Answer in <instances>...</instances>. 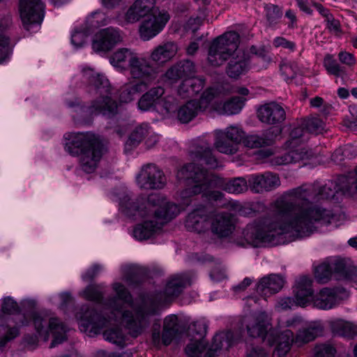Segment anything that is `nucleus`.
<instances>
[{"instance_id": "a19ab883", "label": "nucleus", "mask_w": 357, "mask_h": 357, "mask_svg": "<svg viewBox=\"0 0 357 357\" xmlns=\"http://www.w3.org/2000/svg\"><path fill=\"white\" fill-rule=\"evenodd\" d=\"M8 25V20H3L0 21V62L6 59L10 53L8 39L4 34V31Z\"/></svg>"}, {"instance_id": "ea45409f", "label": "nucleus", "mask_w": 357, "mask_h": 357, "mask_svg": "<svg viewBox=\"0 0 357 357\" xmlns=\"http://www.w3.org/2000/svg\"><path fill=\"white\" fill-rule=\"evenodd\" d=\"M157 224L153 221H145L143 224L137 225L134 229L133 236L139 241L149 238L153 236Z\"/></svg>"}, {"instance_id": "6ab92c4d", "label": "nucleus", "mask_w": 357, "mask_h": 357, "mask_svg": "<svg viewBox=\"0 0 357 357\" xmlns=\"http://www.w3.org/2000/svg\"><path fill=\"white\" fill-rule=\"evenodd\" d=\"M210 229L218 238H227L235 230L234 216L228 212H213L210 214Z\"/></svg>"}, {"instance_id": "e2e57ef3", "label": "nucleus", "mask_w": 357, "mask_h": 357, "mask_svg": "<svg viewBox=\"0 0 357 357\" xmlns=\"http://www.w3.org/2000/svg\"><path fill=\"white\" fill-rule=\"evenodd\" d=\"M354 149L351 146H347L344 147V150L337 149L336 150L333 154L332 155V160L335 162H339L343 160V155L346 157H353L352 155H350V152ZM357 155V151H356L354 156Z\"/></svg>"}, {"instance_id": "b1692460", "label": "nucleus", "mask_w": 357, "mask_h": 357, "mask_svg": "<svg viewBox=\"0 0 357 357\" xmlns=\"http://www.w3.org/2000/svg\"><path fill=\"white\" fill-rule=\"evenodd\" d=\"M248 184L250 189L255 192L264 190H271L280 185L278 176L271 172L263 174H252L248 177Z\"/></svg>"}, {"instance_id": "338daca9", "label": "nucleus", "mask_w": 357, "mask_h": 357, "mask_svg": "<svg viewBox=\"0 0 357 357\" xmlns=\"http://www.w3.org/2000/svg\"><path fill=\"white\" fill-rule=\"evenodd\" d=\"M100 266L94 265L91 268L86 271V273L82 275V278L86 281L91 280L96 276V275L100 272Z\"/></svg>"}, {"instance_id": "412c9836", "label": "nucleus", "mask_w": 357, "mask_h": 357, "mask_svg": "<svg viewBox=\"0 0 357 357\" xmlns=\"http://www.w3.org/2000/svg\"><path fill=\"white\" fill-rule=\"evenodd\" d=\"M155 5V0H136L125 13V20L128 23H135L154 15L159 10Z\"/></svg>"}, {"instance_id": "603ef678", "label": "nucleus", "mask_w": 357, "mask_h": 357, "mask_svg": "<svg viewBox=\"0 0 357 357\" xmlns=\"http://www.w3.org/2000/svg\"><path fill=\"white\" fill-rule=\"evenodd\" d=\"M103 337L106 340L118 345H122L124 342L123 334L119 328L105 331Z\"/></svg>"}, {"instance_id": "f257e3e1", "label": "nucleus", "mask_w": 357, "mask_h": 357, "mask_svg": "<svg viewBox=\"0 0 357 357\" xmlns=\"http://www.w3.org/2000/svg\"><path fill=\"white\" fill-rule=\"evenodd\" d=\"M339 189L335 181H328L324 185L306 184L288 190L275 202L273 213L247 225L242 232L243 238L248 244L257 247L264 243L284 244L286 236H309L315 222L331 223L333 213L317 204L333 198Z\"/></svg>"}, {"instance_id": "6e6552de", "label": "nucleus", "mask_w": 357, "mask_h": 357, "mask_svg": "<svg viewBox=\"0 0 357 357\" xmlns=\"http://www.w3.org/2000/svg\"><path fill=\"white\" fill-rule=\"evenodd\" d=\"M83 77L89 81V91L98 98L92 102L89 107L91 114H114L117 104L109 97L111 87L109 80L102 74L91 68L82 69Z\"/></svg>"}, {"instance_id": "09e8293b", "label": "nucleus", "mask_w": 357, "mask_h": 357, "mask_svg": "<svg viewBox=\"0 0 357 357\" xmlns=\"http://www.w3.org/2000/svg\"><path fill=\"white\" fill-rule=\"evenodd\" d=\"M189 333L192 337L204 340L206 333V325L202 321L193 322L189 327Z\"/></svg>"}, {"instance_id": "f3484780", "label": "nucleus", "mask_w": 357, "mask_h": 357, "mask_svg": "<svg viewBox=\"0 0 357 357\" xmlns=\"http://www.w3.org/2000/svg\"><path fill=\"white\" fill-rule=\"evenodd\" d=\"M137 185L144 189H160L166 183V178L161 169L154 165L144 166L136 178Z\"/></svg>"}, {"instance_id": "1a4fd4ad", "label": "nucleus", "mask_w": 357, "mask_h": 357, "mask_svg": "<svg viewBox=\"0 0 357 357\" xmlns=\"http://www.w3.org/2000/svg\"><path fill=\"white\" fill-rule=\"evenodd\" d=\"M241 326L244 328L248 335L252 337H261L270 346L278 343L279 331L272 326L271 315L265 311L244 315L240 321Z\"/></svg>"}, {"instance_id": "cd10ccee", "label": "nucleus", "mask_w": 357, "mask_h": 357, "mask_svg": "<svg viewBox=\"0 0 357 357\" xmlns=\"http://www.w3.org/2000/svg\"><path fill=\"white\" fill-rule=\"evenodd\" d=\"M259 119L268 124H276L285 119V112L278 104L271 102L261 106L257 110Z\"/></svg>"}, {"instance_id": "4be33fe9", "label": "nucleus", "mask_w": 357, "mask_h": 357, "mask_svg": "<svg viewBox=\"0 0 357 357\" xmlns=\"http://www.w3.org/2000/svg\"><path fill=\"white\" fill-rule=\"evenodd\" d=\"M218 186L229 193L239 194L248 190V181L244 178L238 177L226 181L224 178L219 177L213 179L208 183L195 187V192H199L206 189L208 185Z\"/></svg>"}, {"instance_id": "393cba45", "label": "nucleus", "mask_w": 357, "mask_h": 357, "mask_svg": "<svg viewBox=\"0 0 357 357\" xmlns=\"http://www.w3.org/2000/svg\"><path fill=\"white\" fill-rule=\"evenodd\" d=\"M84 310L82 309V311ZM76 317L79 321V327L82 331H90L97 333L99 329L102 328L105 324L106 319L101 318L96 312L93 310L86 309L84 312H80L77 313Z\"/></svg>"}, {"instance_id": "4468645a", "label": "nucleus", "mask_w": 357, "mask_h": 357, "mask_svg": "<svg viewBox=\"0 0 357 357\" xmlns=\"http://www.w3.org/2000/svg\"><path fill=\"white\" fill-rule=\"evenodd\" d=\"M215 137V146L216 149L223 153L234 154L236 152V146L243 139V131L238 126H230L225 130H216L214 131Z\"/></svg>"}, {"instance_id": "bb28decb", "label": "nucleus", "mask_w": 357, "mask_h": 357, "mask_svg": "<svg viewBox=\"0 0 357 357\" xmlns=\"http://www.w3.org/2000/svg\"><path fill=\"white\" fill-rule=\"evenodd\" d=\"M281 133L278 127H272L266 130L263 135H251L245 137L243 143L245 146L250 149H257L264 146L271 145Z\"/></svg>"}, {"instance_id": "423d86ee", "label": "nucleus", "mask_w": 357, "mask_h": 357, "mask_svg": "<svg viewBox=\"0 0 357 357\" xmlns=\"http://www.w3.org/2000/svg\"><path fill=\"white\" fill-rule=\"evenodd\" d=\"M123 213L135 218L153 216L160 224L174 218L180 213V207L166 201L158 194H151L146 200L143 198L132 200L128 195L120 200Z\"/></svg>"}, {"instance_id": "9d476101", "label": "nucleus", "mask_w": 357, "mask_h": 357, "mask_svg": "<svg viewBox=\"0 0 357 357\" xmlns=\"http://www.w3.org/2000/svg\"><path fill=\"white\" fill-rule=\"evenodd\" d=\"M162 86H155L144 93L137 102L138 109L143 112L160 111L163 114L174 112L177 105L176 99L171 95H165Z\"/></svg>"}, {"instance_id": "dca6fc26", "label": "nucleus", "mask_w": 357, "mask_h": 357, "mask_svg": "<svg viewBox=\"0 0 357 357\" xmlns=\"http://www.w3.org/2000/svg\"><path fill=\"white\" fill-rule=\"evenodd\" d=\"M123 34L118 28L107 27L96 32L92 40V49L96 52H106L121 43Z\"/></svg>"}, {"instance_id": "c756f323", "label": "nucleus", "mask_w": 357, "mask_h": 357, "mask_svg": "<svg viewBox=\"0 0 357 357\" xmlns=\"http://www.w3.org/2000/svg\"><path fill=\"white\" fill-rule=\"evenodd\" d=\"M284 279L278 275H270L268 277L263 278L258 283L256 290L261 296L268 297L276 294L283 287Z\"/></svg>"}, {"instance_id": "39448f33", "label": "nucleus", "mask_w": 357, "mask_h": 357, "mask_svg": "<svg viewBox=\"0 0 357 357\" xmlns=\"http://www.w3.org/2000/svg\"><path fill=\"white\" fill-rule=\"evenodd\" d=\"M239 35L235 31H229L218 37L211 43L208 60L214 66H219L230 56L227 73L234 78L246 73L250 68V58L245 52L238 49Z\"/></svg>"}, {"instance_id": "4d7b16f0", "label": "nucleus", "mask_w": 357, "mask_h": 357, "mask_svg": "<svg viewBox=\"0 0 357 357\" xmlns=\"http://www.w3.org/2000/svg\"><path fill=\"white\" fill-rule=\"evenodd\" d=\"M335 349L328 344L317 345L314 348V357H333L335 355Z\"/></svg>"}, {"instance_id": "8fccbe9b", "label": "nucleus", "mask_w": 357, "mask_h": 357, "mask_svg": "<svg viewBox=\"0 0 357 357\" xmlns=\"http://www.w3.org/2000/svg\"><path fill=\"white\" fill-rule=\"evenodd\" d=\"M180 70V74L181 78H189L195 77V67L194 63L188 60L183 61L176 64Z\"/></svg>"}, {"instance_id": "c85d7f7f", "label": "nucleus", "mask_w": 357, "mask_h": 357, "mask_svg": "<svg viewBox=\"0 0 357 357\" xmlns=\"http://www.w3.org/2000/svg\"><path fill=\"white\" fill-rule=\"evenodd\" d=\"M210 215L204 208H199L189 213L185 221V227L189 231L202 233L208 229Z\"/></svg>"}, {"instance_id": "9b49d317", "label": "nucleus", "mask_w": 357, "mask_h": 357, "mask_svg": "<svg viewBox=\"0 0 357 357\" xmlns=\"http://www.w3.org/2000/svg\"><path fill=\"white\" fill-rule=\"evenodd\" d=\"M33 321L38 336L45 342L48 340L50 333L52 335L54 339L50 344L51 348L66 340L67 329L56 318H48L36 314L33 316Z\"/></svg>"}, {"instance_id": "473e14b6", "label": "nucleus", "mask_w": 357, "mask_h": 357, "mask_svg": "<svg viewBox=\"0 0 357 357\" xmlns=\"http://www.w3.org/2000/svg\"><path fill=\"white\" fill-rule=\"evenodd\" d=\"M146 84L142 81H130L119 89V98L121 102L128 103L133 100L145 89Z\"/></svg>"}, {"instance_id": "0e129e2a", "label": "nucleus", "mask_w": 357, "mask_h": 357, "mask_svg": "<svg viewBox=\"0 0 357 357\" xmlns=\"http://www.w3.org/2000/svg\"><path fill=\"white\" fill-rule=\"evenodd\" d=\"M338 59L342 63L349 67L353 66L356 63L354 54L345 51H341L338 54Z\"/></svg>"}, {"instance_id": "e433bc0d", "label": "nucleus", "mask_w": 357, "mask_h": 357, "mask_svg": "<svg viewBox=\"0 0 357 357\" xmlns=\"http://www.w3.org/2000/svg\"><path fill=\"white\" fill-rule=\"evenodd\" d=\"M136 52L128 48H120L110 57V63L116 68H125L128 67Z\"/></svg>"}, {"instance_id": "2eb2a0df", "label": "nucleus", "mask_w": 357, "mask_h": 357, "mask_svg": "<svg viewBox=\"0 0 357 357\" xmlns=\"http://www.w3.org/2000/svg\"><path fill=\"white\" fill-rule=\"evenodd\" d=\"M170 16L165 10H158L142 20L139 27V34L142 40H149L156 36L165 27Z\"/></svg>"}, {"instance_id": "f8f14e48", "label": "nucleus", "mask_w": 357, "mask_h": 357, "mask_svg": "<svg viewBox=\"0 0 357 357\" xmlns=\"http://www.w3.org/2000/svg\"><path fill=\"white\" fill-rule=\"evenodd\" d=\"M302 133L303 130L299 128L292 130L291 139L287 142L288 151L277 162L278 165L296 163L312 156V151L307 149L305 144L300 139V137L303 135Z\"/></svg>"}, {"instance_id": "79ce46f5", "label": "nucleus", "mask_w": 357, "mask_h": 357, "mask_svg": "<svg viewBox=\"0 0 357 357\" xmlns=\"http://www.w3.org/2000/svg\"><path fill=\"white\" fill-rule=\"evenodd\" d=\"M178 318L176 315L172 314L167 317L164 321V328L162 332V342L165 345L170 344V339H167V334L174 336L177 328Z\"/></svg>"}, {"instance_id": "7ed1b4c3", "label": "nucleus", "mask_w": 357, "mask_h": 357, "mask_svg": "<svg viewBox=\"0 0 357 357\" xmlns=\"http://www.w3.org/2000/svg\"><path fill=\"white\" fill-rule=\"evenodd\" d=\"M192 158L195 162L188 164L181 167L176 174V177L179 181L187 182L188 188L181 192L180 197L183 206H188L190 204V198L194 195L202 194L203 197L209 201L221 202L224 198V195L213 188H220L218 186L208 185L202 192H195V187L202 185L208 183L219 176L211 174L199 165L206 164L209 168H215L218 166V161L213 156L211 149L208 146H198L195 151L192 152Z\"/></svg>"}, {"instance_id": "680f3d73", "label": "nucleus", "mask_w": 357, "mask_h": 357, "mask_svg": "<svg viewBox=\"0 0 357 357\" xmlns=\"http://www.w3.org/2000/svg\"><path fill=\"white\" fill-rule=\"evenodd\" d=\"M295 301L294 297L281 298L278 301V303L275 305V308L279 310L291 309L295 306H298Z\"/></svg>"}, {"instance_id": "5701e85b", "label": "nucleus", "mask_w": 357, "mask_h": 357, "mask_svg": "<svg viewBox=\"0 0 357 357\" xmlns=\"http://www.w3.org/2000/svg\"><path fill=\"white\" fill-rule=\"evenodd\" d=\"M312 280L307 276L301 277L296 282L294 289L295 302L300 307H305L314 303Z\"/></svg>"}, {"instance_id": "6e6d98bb", "label": "nucleus", "mask_w": 357, "mask_h": 357, "mask_svg": "<svg viewBox=\"0 0 357 357\" xmlns=\"http://www.w3.org/2000/svg\"><path fill=\"white\" fill-rule=\"evenodd\" d=\"M266 18L269 24H275L282 17V13L279 7L275 5H269L266 7Z\"/></svg>"}, {"instance_id": "3c124183", "label": "nucleus", "mask_w": 357, "mask_h": 357, "mask_svg": "<svg viewBox=\"0 0 357 357\" xmlns=\"http://www.w3.org/2000/svg\"><path fill=\"white\" fill-rule=\"evenodd\" d=\"M272 43L275 48H283L289 53L294 52L296 49V44L294 41L282 36L275 37Z\"/></svg>"}, {"instance_id": "69168bd1", "label": "nucleus", "mask_w": 357, "mask_h": 357, "mask_svg": "<svg viewBox=\"0 0 357 357\" xmlns=\"http://www.w3.org/2000/svg\"><path fill=\"white\" fill-rule=\"evenodd\" d=\"M327 28L331 32L335 35H339L341 32L340 24L338 20H335L333 16L326 20Z\"/></svg>"}, {"instance_id": "aec40b11", "label": "nucleus", "mask_w": 357, "mask_h": 357, "mask_svg": "<svg viewBox=\"0 0 357 357\" xmlns=\"http://www.w3.org/2000/svg\"><path fill=\"white\" fill-rule=\"evenodd\" d=\"M128 68L130 75L135 79L151 82L155 79L157 70L146 57L135 54Z\"/></svg>"}, {"instance_id": "a878e982", "label": "nucleus", "mask_w": 357, "mask_h": 357, "mask_svg": "<svg viewBox=\"0 0 357 357\" xmlns=\"http://www.w3.org/2000/svg\"><path fill=\"white\" fill-rule=\"evenodd\" d=\"M178 50V45L174 42L161 43L151 50L150 60L158 66H163L176 55Z\"/></svg>"}, {"instance_id": "a211bd4d", "label": "nucleus", "mask_w": 357, "mask_h": 357, "mask_svg": "<svg viewBox=\"0 0 357 357\" xmlns=\"http://www.w3.org/2000/svg\"><path fill=\"white\" fill-rule=\"evenodd\" d=\"M347 296L342 288L324 287L315 295L313 305L320 310H330L338 305Z\"/></svg>"}, {"instance_id": "bf43d9fd", "label": "nucleus", "mask_w": 357, "mask_h": 357, "mask_svg": "<svg viewBox=\"0 0 357 357\" xmlns=\"http://www.w3.org/2000/svg\"><path fill=\"white\" fill-rule=\"evenodd\" d=\"M88 33L86 31H75L71 36V43L76 47H80L86 43Z\"/></svg>"}, {"instance_id": "37998d69", "label": "nucleus", "mask_w": 357, "mask_h": 357, "mask_svg": "<svg viewBox=\"0 0 357 357\" xmlns=\"http://www.w3.org/2000/svg\"><path fill=\"white\" fill-rule=\"evenodd\" d=\"M324 66L328 74L336 77L342 76L345 73L344 68L337 62L331 54H327L324 57Z\"/></svg>"}, {"instance_id": "a18cd8bd", "label": "nucleus", "mask_w": 357, "mask_h": 357, "mask_svg": "<svg viewBox=\"0 0 357 357\" xmlns=\"http://www.w3.org/2000/svg\"><path fill=\"white\" fill-rule=\"evenodd\" d=\"M147 133V126H140L137 127L129 136L126 142V146L130 147L137 145Z\"/></svg>"}, {"instance_id": "052dcab7", "label": "nucleus", "mask_w": 357, "mask_h": 357, "mask_svg": "<svg viewBox=\"0 0 357 357\" xmlns=\"http://www.w3.org/2000/svg\"><path fill=\"white\" fill-rule=\"evenodd\" d=\"M17 303L10 297L3 300L1 310L4 314H11L18 311Z\"/></svg>"}, {"instance_id": "13d9d810", "label": "nucleus", "mask_w": 357, "mask_h": 357, "mask_svg": "<svg viewBox=\"0 0 357 357\" xmlns=\"http://www.w3.org/2000/svg\"><path fill=\"white\" fill-rule=\"evenodd\" d=\"M181 78L180 70L176 64L169 68L163 76L164 81L169 84H174Z\"/></svg>"}, {"instance_id": "774afa93", "label": "nucleus", "mask_w": 357, "mask_h": 357, "mask_svg": "<svg viewBox=\"0 0 357 357\" xmlns=\"http://www.w3.org/2000/svg\"><path fill=\"white\" fill-rule=\"evenodd\" d=\"M246 357H268V354L264 349L254 347L248 351Z\"/></svg>"}, {"instance_id": "7c9ffc66", "label": "nucleus", "mask_w": 357, "mask_h": 357, "mask_svg": "<svg viewBox=\"0 0 357 357\" xmlns=\"http://www.w3.org/2000/svg\"><path fill=\"white\" fill-rule=\"evenodd\" d=\"M204 84L205 80L201 77L185 78L178 87V95L181 98H192L203 89Z\"/></svg>"}, {"instance_id": "49530a36", "label": "nucleus", "mask_w": 357, "mask_h": 357, "mask_svg": "<svg viewBox=\"0 0 357 357\" xmlns=\"http://www.w3.org/2000/svg\"><path fill=\"white\" fill-rule=\"evenodd\" d=\"M280 68L281 74L287 80L294 78L300 71L297 63L294 62L282 61Z\"/></svg>"}, {"instance_id": "f704fd0d", "label": "nucleus", "mask_w": 357, "mask_h": 357, "mask_svg": "<svg viewBox=\"0 0 357 357\" xmlns=\"http://www.w3.org/2000/svg\"><path fill=\"white\" fill-rule=\"evenodd\" d=\"M203 111L196 100H189L181 106L177 111V118L183 123L191 121L199 114Z\"/></svg>"}, {"instance_id": "4c0bfd02", "label": "nucleus", "mask_w": 357, "mask_h": 357, "mask_svg": "<svg viewBox=\"0 0 357 357\" xmlns=\"http://www.w3.org/2000/svg\"><path fill=\"white\" fill-rule=\"evenodd\" d=\"M222 98V93L215 88H208L202 94L200 100L197 101L203 111L211 107L213 110V104L220 102Z\"/></svg>"}, {"instance_id": "20e7f679", "label": "nucleus", "mask_w": 357, "mask_h": 357, "mask_svg": "<svg viewBox=\"0 0 357 357\" xmlns=\"http://www.w3.org/2000/svg\"><path fill=\"white\" fill-rule=\"evenodd\" d=\"M277 329L279 335L273 356L284 357L289 351L293 343L301 346L321 335L324 326L321 321H315L304 326L301 317L291 316L280 318Z\"/></svg>"}, {"instance_id": "5fc2aeb1", "label": "nucleus", "mask_w": 357, "mask_h": 357, "mask_svg": "<svg viewBox=\"0 0 357 357\" xmlns=\"http://www.w3.org/2000/svg\"><path fill=\"white\" fill-rule=\"evenodd\" d=\"M87 22L93 28H97L107 24L105 15L101 12H95L87 18Z\"/></svg>"}, {"instance_id": "2f4dec72", "label": "nucleus", "mask_w": 357, "mask_h": 357, "mask_svg": "<svg viewBox=\"0 0 357 357\" xmlns=\"http://www.w3.org/2000/svg\"><path fill=\"white\" fill-rule=\"evenodd\" d=\"M245 98L234 97L227 101L215 102L213 104V110L221 115H232L238 113L244 105Z\"/></svg>"}, {"instance_id": "c9c22d12", "label": "nucleus", "mask_w": 357, "mask_h": 357, "mask_svg": "<svg viewBox=\"0 0 357 357\" xmlns=\"http://www.w3.org/2000/svg\"><path fill=\"white\" fill-rule=\"evenodd\" d=\"M329 323L333 333L337 335L348 337L357 335V326L351 322L342 319H335Z\"/></svg>"}, {"instance_id": "864d4df0", "label": "nucleus", "mask_w": 357, "mask_h": 357, "mask_svg": "<svg viewBox=\"0 0 357 357\" xmlns=\"http://www.w3.org/2000/svg\"><path fill=\"white\" fill-rule=\"evenodd\" d=\"M100 285H89L83 291L86 299L93 301H99L102 297Z\"/></svg>"}, {"instance_id": "de8ad7c7", "label": "nucleus", "mask_w": 357, "mask_h": 357, "mask_svg": "<svg viewBox=\"0 0 357 357\" xmlns=\"http://www.w3.org/2000/svg\"><path fill=\"white\" fill-rule=\"evenodd\" d=\"M305 126L309 132L316 135L321 134L326 130L325 123L319 117L309 119Z\"/></svg>"}, {"instance_id": "f03ea898", "label": "nucleus", "mask_w": 357, "mask_h": 357, "mask_svg": "<svg viewBox=\"0 0 357 357\" xmlns=\"http://www.w3.org/2000/svg\"><path fill=\"white\" fill-rule=\"evenodd\" d=\"M193 278V275L190 273L178 274L170 278L164 292L158 295L149 303V309L146 303L139 309H135L126 288L123 284L115 282L112 287L116 296L111 301L109 307L113 317H109V319H121L126 324L129 333L136 337L147 327V317L155 313L159 307L171 298L178 296L185 288L191 284Z\"/></svg>"}, {"instance_id": "0eeeda50", "label": "nucleus", "mask_w": 357, "mask_h": 357, "mask_svg": "<svg viewBox=\"0 0 357 357\" xmlns=\"http://www.w3.org/2000/svg\"><path fill=\"white\" fill-rule=\"evenodd\" d=\"M66 139V151L73 155L79 156L83 171L93 172L102 155V145L98 138L91 132H79L68 134Z\"/></svg>"}, {"instance_id": "c03bdc74", "label": "nucleus", "mask_w": 357, "mask_h": 357, "mask_svg": "<svg viewBox=\"0 0 357 357\" xmlns=\"http://www.w3.org/2000/svg\"><path fill=\"white\" fill-rule=\"evenodd\" d=\"M332 275V266L328 263L324 262L316 267L314 277L319 283H326Z\"/></svg>"}, {"instance_id": "58836bf2", "label": "nucleus", "mask_w": 357, "mask_h": 357, "mask_svg": "<svg viewBox=\"0 0 357 357\" xmlns=\"http://www.w3.org/2000/svg\"><path fill=\"white\" fill-rule=\"evenodd\" d=\"M206 347L205 340L192 337L190 342L185 347V352L188 357H202Z\"/></svg>"}, {"instance_id": "72a5a7b5", "label": "nucleus", "mask_w": 357, "mask_h": 357, "mask_svg": "<svg viewBox=\"0 0 357 357\" xmlns=\"http://www.w3.org/2000/svg\"><path fill=\"white\" fill-rule=\"evenodd\" d=\"M232 333L230 331L216 334L213 343L204 357H214L222 349H228L231 345Z\"/></svg>"}, {"instance_id": "ddd939ff", "label": "nucleus", "mask_w": 357, "mask_h": 357, "mask_svg": "<svg viewBox=\"0 0 357 357\" xmlns=\"http://www.w3.org/2000/svg\"><path fill=\"white\" fill-rule=\"evenodd\" d=\"M20 13L25 29H38L43 20L44 4L40 0H20Z\"/></svg>"}]
</instances>
